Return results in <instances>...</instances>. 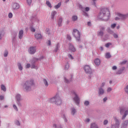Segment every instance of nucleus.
<instances>
[{"label":"nucleus","mask_w":128,"mask_h":128,"mask_svg":"<svg viewBox=\"0 0 128 128\" xmlns=\"http://www.w3.org/2000/svg\"><path fill=\"white\" fill-rule=\"evenodd\" d=\"M98 18L99 20H108V18H110V10L108 9V8L102 9L98 16Z\"/></svg>","instance_id":"nucleus-1"},{"label":"nucleus","mask_w":128,"mask_h":128,"mask_svg":"<svg viewBox=\"0 0 128 128\" xmlns=\"http://www.w3.org/2000/svg\"><path fill=\"white\" fill-rule=\"evenodd\" d=\"M34 86V82L32 79H30L26 81L22 85V88L24 92H30L32 90V87Z\"/></svg>","instance_id":"nucleus-2"},{"label":"nucleus","mask_w":128,"mask_h":128,"mask_svg":"<svg viewBox=\"0 0 128 128\" xmlns=\"http://www.w3.org/2000/svg\"><path fill=\"white\" fill-rule=\"evenodd\" d=\"M49 102H50V104H54L56 106H60V104H62V98L58 94L54 97L49 99Z\"/></svg>","instance_id":"nucleus-3"},{"label":"nucleus","mask_w":128,"mask_h":128,"mask_svg":"<svg viewBox=\"0 0 128 128\" xmlns=\"http://www.w3.org/2000/svg\"><path fill=\"white\" fill-rule=\"evenodd\" d=\"M120 114L122 116V120H124L128 114V106H122L119 108Z\"/></svg>","instance_id":"nucleus-4"},{"label":"nucleus","mask_w":128,"mask_h":128,"mask_svg":"<svg viewBox=\"0 0 128 128\" xmlns=\"http://www.w3.org/2000/svg\"><path fill=\"white\" fill-rule=\"evenodd\" d=\"M71 94L73 96V100L74 102L76 104V106H80V97L76 94V92L72 90L71 91Z\"/></svg>","instance_id":"nucleus-5"},{"label":"nucleus","mask_w":128,"mask_h":128,"mask_svg":"<svg viewBox=\"0 0 128 128\" xmlns=\"http://www.w3.org/2000/svg\"><path fill=\"white\" fill-rule=\"evenodd\" d=\"M72 34L74 38H75L76 42H80V31L76 29H74L73 30Z\"/></svg>","instance_id":"nucleus-6"},{"label":"nucleus","mask_w":128,"mask_h":128,"mask_svg":"<svg viewBox=\"0 0 128 128\" xmlns=\"http://www.w3.org/2000/svg\"><path fill=\"white\" fill-rule=\"evenodd\" d=\"M84 70L87 74H92V70L89 65H86L84 66Z\"/></svg>","instance_id":"nucleus-7"},{"label":"nucleus","mask_w":128,"mask_h":128,"mask_svg":"<svg viewBox=\"0 0 128 128\" xmlns=\"http://www.w3.org/2000/svg\"><path fill=\"white\" fill-rule=\"evenodd\" d=\"M38 58H34L32 62H31V68H34L35 70H38V65L36 64H34L36 62H38Z\"/></svg>","instance_id":"nucleus-8"},{"label":"nucleus","mask_w":128,"mask_h":128,"mask_svg":"<svg viewBox=\"0 0 128 128\" xmlns=\"http://www.w3.org/2000/svg\"><path fill=\"white\" fill-rule=\"evenodd\" d=\"M114 120L116 122V123L114 124L112 126L111 128H120V120H118V119L116 117H114Z\"/></svg>","instance_id":"nucleus-9"},{"label":"nucleus","mask_w":128,"mask_h":128,"mask_svg":"<svg viewBox=\"0 0 128 128\" xmlns=\"http://www.w3.org/2000/svg\"><path fill=\"white\" fill-rule=\"evenodd\" d=\"M106 28L104 27H102L100 30L98 32V36H101L102 38L104 36V30Z\"/></svg>","instance_id":"nucleus-10"},{"label":"nucleus","mask_w":128,"mask_h":128,"mask_svg":"<svg viewBox=\"0 0 128 128\" xmlns=\"http://www.w3.org/2000/svg\"><path fill=\"white\" fill-rule=\"evenodd\" d=\"M98 96H104V88L102 87H98Z\"/></svg>","instance_id":"nucleus-11"},{"label":"nucleus","mask_w":128,"mask_h":128,"mask_svg":"<svg viewBox=\"0 0 128 128\" xmlns=\"http://www.w3.org/2000/svg\"><path fill=\"white\" fill-rule=\"evenodd\" d=\"M117 15L120 18L121 20H126V18H128V13L124 14L120 13H118Z\"/></svg>","instance_id":"nucleus-12"},{"label":"nucleus","mask_w":128,"mask_h":128,"mask_svg":"<svg viewBox=\"0 0 128 128\" xmlns=\"http://www.w3.org/2000/svg\"><path fill=\"white\" fill-rule=\"evenodd\" d=\"M28 52L30 54H36V46H31L28 49Z\"/></svg>","instance_id":"nucleus-13"},{"label":"nucleus","mask_w":128,"mask_h":128,"mask_svg":"<svg viewBox=\"0 0 128 128\" xmlns=\"http://www.w3.org/2000/svg\"><path fill=\"white\" fill-rule=\"evenodd\" d=\"M68 50L71 52H76V48L72 43H69L68 44Z\"/></svg>","instance_id":"nucleus-14"},{"label":"nucleus","mask_w":128,"mask_h":128,"mask_svg":"<svg viewBox=\"0 0 128 128\" xmlns=\"http://www.w3.org/2000/svg\"><path fill=\"white\" fill-rule=\"evenodd\" d=\"M35 38L36 40H42V35L40 32H36L34 34Z\"/></svg>","instance_id":"nucleus-15"},{"label":"nucleus","mask_w":128,"mask_h":128,"mask_svg":"<svg viewBox=\"0 0 128 128\" xmlns=\"http://www.w3.org/2000/svg\"><path fill=\"white\" fill-rule=\"evenodd\" d=\"M12 10H18V8H20V4L16 2L12 3Z\"/></svg>","instance_id":"nucleus-16"},{"label":"nucleus","mask_w":128,"mask_h":128,"mask_svg":"<svg viewBox=\"0 0 128 128\" xmlns=\"http://www.w3.org/2000/svg\"><path fill=\"white\" fill-rule=\"evenodd\" d=\"M60 116L64 120V122H68V119H66V113L64 112H62L60 113Z\"/></svg>","instance_id":"nucleus-17"},{"label":"nucleus","mask_w":128,"mask_h":128,"mask_svg":"<svg viewBox=\"0 0 128 128\" xmlns=\"http://www.w3.org/2000/svg\"><path fill=\"white\" fill-rule=\"evenodd\" d=\"M60 43H58L56 44L55 48L53 50V52H58V50H60Z\"/></svg>","instance_id":"nucleus-18"},{"label":"nucleus","mask_w":128,"mask_h":128,"mask_svg":"<svg viewBox=\"0 0 128 128\" xmlns=\"http://www.w3.org/2000/svg\"><path fill=\"white\" fill-rule=\"evenodd\" d=\"M12 42L14 44V42H16V33L14 32L12 34Z\"/></svg>","instance_id":"nucleus-19"},{"label":"nucleus","mask_w":128,"mask_h":128,"mask_svg":"<svg viewBox=\"0 0 128 128\" xmlns=\"http://www.w3.org/2000/svg\"><path fill=\"white\" fill-rule=\"evenodd\" d=\"M128 124V120H124L122 124V128H126Z\"/></svg>","instance_id":"nucleus-20"},{"label":"nucleus","mask_w":128,"mask_h":128,"mask_svg":"<svg viewBox=\"0 0 128 128\" xmlns=\"http://www.w3.org/2000/svg\"><path fill=\"white\" fill-rule=\"evenodd\" d=\"M22 36H24V30H20L18 32V38L20 40L22 38Z\"/></svg>","instance_id":"nucleus-21"},{"label":"nucleus","mask_w":128,"mask_h":128,"mask_svg":"<svg viewBox=\"0 0 128 128\" xmlns=\"http://www.w3.org/2000/svg\"><path fill=\"white\" fill-rule=\"evenodd\" d=\"M16 98L17 102H20V100H22V96L20 95V94H16Z\"/></svg>","instance_id":"nucleus-22"},{"label":"nucleus","mask_w":128,"mask_h":128,"mask_svg":"<svg viewBox=\"0 0 128 128\" xmlns=\"http://www.w3.org/2000/svg\"><path fill=\"white\" fill-rule=\"evenodd\" d=\"M76 114V109L74 108H71V114L72 116H74Z\"/></svg>","instance_id":"nucleus-23"},{"label":"nucleus","mask_w":128,"mask_h":128,"mask_svg":"<svg viewBox=\"0 0 128 128\" xmlns=\"http://www.w3.org/2000/svg\"><path fill=\"white\" fill-rule=\"evenodd\" d=\"M17 66L19 70H20V72H22V70H24V66H22V64H20V62H18Z\"/></svg>","instance_id":"nucleus-24"},{"label":"nucleus","mask_w":128,"mask_h":128,"mask_svg":"<svg viewBox=\"0 0 128 128\" xmlns=\"http://www.w3.org/2000/svg\"><path fill=\"white\" fill-rule=\"evenodd\" d=\"M90 128H98V124L96 122L91 123Z\"/></svg>","instance_id":"nucleus-25"},{"label":"nucleus","mask_w":128,"mask_h":128,"mask_svg":"<svg viewBox=\"0 0 128 128\" xmlns=\"http://www.w3.org/2000/svg\"><path fill=\"white\" fill-rule=\"evenodd\" d=\"M94 62L95 64L98 66L100 64V60L98 58H96L94 60Z\"/></svg>","instance_id":"nucleus-26"},{"label":"nucleus","mask_w":128,"mask_h":128,"mask_svg":"<svg viewBox=\"0 0 128 128\" xmlns=\"http://www.w3.org/2000/svg\"><path fill=\"white\" fill-rule=\"evenodd\" d=\"M58 14V12L56 11H52L51 13V20H54V16H56V14Z\"/></svg>","instance_id":"nucleus-27"},{"label":"nucleus","mask_w":128,"mask_h":128,"mask_svg":"<svg viewBox=\"0 0 128 128\" xmlns=\"http://www.w3.org/2000/svg\"><path fill=\"white\" fill-rule=\"evenodd\" d=\"M110 36L108 34H106L104 36L102 37V40L104 41L108 40V38Z\"/></svg>","instance_id":"nucleus-28"},{"label":"nucleus","mask_w":128,"mask_h":128,"mask_svg":"<svg viewBox=\"0 0 128 128\" xmlns=\"http://www.w3.org/2000/svg\"><path fill=\"white\" fill-rule=\"evenodd\" d=\"M62 18H60L58 20V26H62Z\"/></svg>","instance_id":"nucleus-29"},{"label":"nucleus","mask_w":128,"mask_h":128,"mask_svg":"<svg viewBox=\"0 0 128 128\" xmlns=\"http://www.w3.org/2000/svg\"><path fill=\"white\" fill-rule=\"evenodd\" d=\"M61 6H62V2H60L58 3V4L55 6L54 8L56 10H58V8H60Z\"/></svg>","instance_id":"nucleus-30"},{"label":"nucleus","mask_w":128,"mask_h":128,"mask_svg":"<svg viewBox=\"0 0 128 128\" xmlns=\"http://www.w3.org/2000/svg\"><path fill=\"white\" fill-rule=\"evenodd\" d=\"M106 58H112V55H110V53L106 52L105 54Z\"/></svg>","instance_id":"nucleus-31"},{"label":"nucleus","mask_w":128,"mask_h":128,"mask_svg":"<svg viewBox=\"0 0 128 128\" xmlns=\"http://www.w3.org/2000/svg\"><path fill=\"white\" fill-rule=\"evenodd\" d=\"M43 82L46 88H48V80H46L45 78L43 79Z\"/></svg>","instance_id":"nucleus-32"},{"label":"nucleus","mask_w":128,"mask_h":128,"mask_svg":"<svg viewBox=\"0 0 128 128\" xmlns=\"http://www.w3.org/2000/svg\"><path fill=\"white\" fill-rule=\"evenodd\" d=\"M72 22H76L78 20V16L74 15L72 18Z\"/></svg>","instance_id":"nucleus-33"},{"label":"nucleus","mask_w":128,"mask_h":128,"mask_svg":"<svg viewBox=\"0 0 128 128\" xmlns=\"http://www.w3.org/2000/svg\"><path fill=\"white\" fill-rule=\"evenodd\" d=\"M32 22H38V17H34L32 20Z\"/></svg>","instance_id":"nucleus-34"},{"label":"nucleus","mask_w":128,"mask_h":128,"mask_svg":"<svg viewBox=\"0 0 128 128\" xmlns=\"http://www.w3.org/2000/svg\"><path fill=\"white\" fill-rule=\"evenodd\" d=\"M1 90L3 92H6V86L2 84L1 85Z\"/></svg>","instance_id":"nucleus-35"},{"label":"nucleus","mask_w":128,"mask_h":128,"mask_svg":"<svg viewBox=\"0 0 128 128\" xmlns=\"http://www.w3.org/2000/svg\"><path fill=\"white\" fill-rule=\"evenodd\" d=\"M107 31H108V34H114V31L110 28H108Z\"/></svg>","instance_id":"nucleus-36"},{"label":"nucleus","mask_w":128,"mask_h":128,"mask_svg":"<svg viewBox=\"0 0 128 128\" xmlns=\"http://www.w3.org/2000/svg\"><path fill=\"white\" fill-rule=\"evenodd\" d=\"M4 58H6L8 56V50H4Z\"/></svg>","instance_id":"nucleus-37"},{"label":"nucleus","mask_w":128,"mask_h":128,"mask_svg":"<svg viewBox=\"0 0 128 128\" xmlns=\"http://www.w3.org/2000/svg\"><path fill=\"white\" fill-rule=\"evenodd\" d=\"M12 108H14V110H16V112H18V106L16 104H14L12 105Z\"/></svg>","instance_id":"nucleus-38"},{"label":"nucleus","mask_w":128,"mask_h":128,"mask_svg":"<svg viewBox=\"0 0 128 128\" xmlns=\"http://www.w3.org/2000/svg\"><path fill=\"white\" fill-rule=\"evenodd\" d=\"M4 36V31L0 32V40H2V37Z\"/></svg>","instance_id":"nucleus-39"},{"label":"nucleus","mask_w":128,"mask_h":128,"mask_svg":"<svg viewBox=\"0 0 128 128\" xmlns=\"http://www.w3.org/2000/svg\"><path fill=\"white\" fill-rule=\"evenodd\" d=\"M84 105L85 106H89L90 105V101L85 100L84 102Z\"/></svg>","instance_id":"nucleus-40"},{"label":"nucleus","mask_w":128,"mask_h":128,"mask_svg":"<svg viewBox=\"0 0 128 128\" xmlns=\"http://www.w3.org/2000/svg\"><path fill=\"white\" fill-rule=\"evenodd\" d=\"M64 82L66 84H70V80H68V78H66V77H64Z\"/></svg>","instance_id":"nucleus-41"},{"label":"nucleus","mask_w":128,"mask_h":128,"mask_svg":"<svg viewBox=\"0 0 128 128\" xmlns=\"http://www.w3.org/2000/svg\"><path fill=\"white\" fill-rule=\"evenodd\" d=\"M46 4L48 6L49 8H52V4H50V2L48 1H46Z\"/></svg>","instance_id":"nucleus-42"},{"label":"nucleus","mask_w":128,"mask_h":128,"mask_svg":"<svg viewBox=\"0 0 128 128\" xmlns=\"http://www.w3.org/2000/svg\"><path fill=\"white\" fill-rule=\"evenodd\" d=\"M112 34L114 38H118V34L114 33Z\"/></svg>","instance_id":"nucleus-43"},{"label":"nucleus","mask_w":128,"mask_h":128,"mask_svg":"<svg viewBox=\"0 0 128 128\" xmlns=\"http://www.w3.org/2000/svg\"><path fill=\"white\" fill-rule=\"evenodd\" d=\"M14 124L16 126H20V121L18 120H16V121H15Z\"/></svg>","instance_id":"nucleus-44"},{"label":"nucleus","mask_w":128,"mask_h":128,"mask_svg":"<svg viewBox=\"0 0 128 128\" xmlns=\"http://www.w3.org/2000/svg\"><path fill=\"white\" fill-rule=\"evenodd\" d=\"M69 68H70V65L68 64V63H66L64 67L65 70H68Z\"/></svg>","instance_id":"nucleus-45"},{"label":"nucleus","mask_w":128,"mask_h":128,"mask_svg":"<svg viewBox=\"0 0 128 128\" xmlns=\"http://www.w3.org/2000/svg\"><path fill=\"white\" fill-rule=\"evenodd\" d=\"M112 43H110V42H108V43H107V44H106V45H105V46L106 47V48H110V46H112Z\"/></svg>","instance_id":"nucleus-46"},{"label":"nucleus","mask_w":128,"mask_h":128,"mask_svg":"<svg viewBox=\"0 0 128 128\" xmlns=\"http://www.w3.org/2000/svg\"><path fill=\"white\" fill-rule=\"evenodd\" d=\"M82 14H83V16H84L86 18H88V14L87 12H83Z\"/></svg>","instance_id":"nucleus-47"},{"label":"nucleus","mask_w":128,"mask_h":128,"mask_svg":"<svg viewBox=\"0 0 128 128\" xmlns=\"http://www.w3.org/2000/svg\"><path fill=\"white\" fill-rule=\"evenodd\" d=\"M30 66H30V64L28 63L26 64L25 68H30Z\"/></svg>","instance_id":"nucleus-48"},{"label":"nucleus","mask_w":128,"mask_h":128,"mask_svg":"<svg viewBox=\"0 0 128 128\" xmlns=\"http://www.w3.org/2000/svg\"><path fill=\"white\" fill-rule=\"evenodd\" d=\"M66 38L68 40H72V37L70 36V35L67 34Z\"/></svg>","instance_id":"nucleus-49"},{"label":"nucleus","mask_w":128,"mask_h":128,"mask_svg":"<svg viewBox=\"0 0 128 128\" xmlns=\"http://www.w3.org/2000/svg\"><path fill=\"white\" fill-rule=\"evenodd\" d=\"M4 100V95H0V100Z\"/></svg>","instance_id":"nucleus-50"},{"label":"nucleus","mask_w":128,"mask_h":128,"mask_svg":"<svg viewBox=\"0 0 128 128\" xmlns=\"http://www.w3.org/2000/svg\"><path fill=\"white\" fill-rule=\"evenodd\" d=\"M111 28H116V24H111Z\"/></svg>","instance_id":"nucleus-51"},{"label":"nucleus","mask_w":128,"mask_h":128,"mask_svg":"<svg viewBox=\"0 0 128 128\" xmlns=\"http://www.w3.org/2000/svg\"><path fill=\"white\" fill-rule=\"evenodd\" d=\"M30 30H31V32H36V29L34 28L32 26L30 28Z\"/></svg>","instance_id":"nucleus-52"},{"label":"nucleus","mask_w":128,"mask_h":128,"mask_svg":"<svg viewBox=\"0 0 128 128\" xmlns=\"http://www.w3.org/2000/svg\"><path fill=\"white\" fill-rule=\"evenodd\" d=\"M8 16L9 18H12V13L10 12L8 14Z\"/></svg>","instance_id":"nucleus-53"},{"label":"nucleus","mask_w":128,"mask_h":128,"mask_svg":"<svg viewBox=\"0 0 128 128\" xmlns=\"http://www.w3.org/2000/svg\"><path fill=\"white\" fill-rule=\"evenodd\" d=\"M68 57L70 60H74V57H72V54H68Z\"/></svg>","instance_id":"nucleus-54"},{"label":"nucleus","mask_w":128,"mask_h":128,"mask_svg":"<svg viewBox=\"0 0 128 128\" xmlns=\"http://www.w3.org/2000/svg\"><path fill=\"white\" fill-rule=\"evenodd\" d=\"M16 104L18 106H22V104L20 103V101H17Z\"/></svg>","instance_id":"nucleus-55"},{"label":"nucleus","mask_w":128,"mask_h":128,"mask_svg":"<svg viewBox=\"0 0 128 128\" xmlns=\"http://www.w3.org/2000/svg\"><path fill=\"white\" fill-rule=\"evenodd\" d=\"M126 61L124 60V61L121 62H120V64H121V65L126 64Z\"/></svg>","instance_id":"nucleus-56"},{"label":"nucleus","mask_w":128,"mask_h":128,"mask_svg":"<svg viewBox=\"0 0 128 128\" xmlns=\"http://www.w3.org/2000/svg\"><path fill=\"white\" fill-rule=\"evenodd\" d=\"M90 120L88 118H87L84 120V122L86 123L90 122Z\"/></svg>","instance_id":"nucleus-57"},{"label":"nucleus","mask_w":128,"mask_h":128,"mask_svg":"<svg viewBox=\"0 0 128 128\" xmlns=\"http://www.w3.org/2000/svg\"><path fill=\"white\" fill-rule=\"evenodd\" d=\"M108 120H104V126H106V124H108Z\"/></svg>","instance_id":"nucleus-58"},{"label":"nucleus","mask_w":128,"mask_h":128,"mask_svg":"<svg viewBox=\"0 0 128 128\" xmlns=\"http://www.w3.org/2000/svg\"><path fill=\"white\" fill-rule=\"evenodd\" d=\"M105 84H106V83L103 82L102 84L100 86V88H103Z\"/></svg>","instance_id":"nucleus-59"},{"label":"nucleus","mask_w":128,"mask_h":128,"mask_svg":"<svg viewBox=\"0 0 128 128\" xmlns=\"http://www.w3.org/2000/svg\"><path fill=\"white\" fill-rule=\"evenodd\" d=\"M85 12H89L90 11V8L88 7H86L84 9Z\"/></svg>","instance_id":"nucleus-60"},{"label":"nucleus","mask_w":128,"mask_h":128,"mask_svg":"<svg viewBox=\"0 0 128 128\" xmlns=\"http://www.w3.org/2000/svg\"><path fill=\"white\" fill-rule=\"evenodd\" d=\"M107 100H108V98L107 97H105L104 98H103L104 102H106Z\"/></svg>","instance_id":"nucleus-61"},{"label":"nucleus","mask_w":128,"mask_h":128,"mask_svg":"<svg viewBox=\"0 0 128 128\" xmlns=\"http://www.w3.org/2000/svg\"><path fill=\"white\" fill-rule=\"evenodd\" d=\"M125 92L126 94H128V86H127L125 88Z\"/></svg>","instance_id":"nucleus-62"},{"label":"nucleus","mask_w":128,"mask_h":128,"mask_svg":"<svg viewBox=\"0 0 128 128\" xmlns=\"http://www.w3.org/2000/svg\"><path fill=\"white\" fill-rule=\"evenodd\" d=\"M116 68H118L116 67V66H113L112 67V70H116Z\"/></svg>","instance_id":"nucleus-63"},{"label":"nucleus","mask_w":128,"mask_h":128,"mask_svg":"<svg viewBox=\"0 0 128 128\" xmlns=\"http://www.w3.org/2000/svg\"><path fill=\"white\" fill-rule=\"evenodd\" d=\"M48 46H50L51 44V42H50V40H48L47 42H46Z\"/></svg>","instance_id":"nucleus-64"}]
</instances>
